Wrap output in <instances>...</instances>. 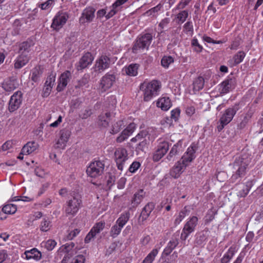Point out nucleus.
I'll return each instance as SVG.
<instances>
[{
  "label": "nucleus",
  "mask_w": 263,
  "mask_h": 263,
  "mask_svg": "<svg viewBox=\"0 0 263 263\" xmlns=\"http://www.w3.org/2000/svg\"><path fill=\"white\" fill-rule=\"evenodd\" d=\"M15 64L14 67L17 69L21 68L28 63L29 60L28 54L20 53Z\"/></svg>",
  "instance_id": "28"
},
{
  "label": "nucleus",
  "mask_w": 263,
  "mask_h": 263,
  "mask_svg": "<svg viewBox=\"0 0 263 263\" xmlns=\"http://www.w3.org/2000/svg\"><path fill=\"white\" fill-rule=\"evenodd\" d=\"M145 196V192L143 190L140 189L138 190V192L134 194V197L132 200V203L134 204V205H138L143 200Z\"/></svg>",
  "instance_id": "31"
},
{
  "label": "nucleus",
  "mask_w": 263,
  "mask_h": 263,
  "mask_svg": "<svg viewBox=\"0 0 263 263\" xmlns=\"http://www.w3.org/2000/svg\"><path fill=\"white\" fill-rule=\"evenodd\" d=\"M71 135V132L67 129H63L60 131V137L57 142L58 147L64 148Z\"/></svg>",
  "instance_id": "19"
},
{
  "label": "nucleus",
  "mask_w": 263,
  "mask_h": 263,
  "mask_svg": "<svg viewBox=\"0 0 263 263\" xmlns=\"http://www.w3.org/2000/svg\"><path fill=\"white\" fill-rule=\"evenodd\" d=\"M126 132V131L123 130L120 135L117 137V141L118 142L121 143L127 138L129 135Z\"/></svg>",
  "instance_id": "58"
},
{
  "label": "nucleus",
  "mask_w": 263,
  "mask_h": 263,
  "mask_svg": "<svg viewBox=\"0 0 263 263\" xmlns=\"http://www.w3.org/2000/svg\"><path fill=\"white\" fill-rule=\"evenodd\" d=\"M105 227L104 222H100L97 223L95 226L91 229V231L95 233L96 234H98L102 231Z\"/></svg>",
  "instance_id": "48"
},
{
  "label": "nucleus",
  "mask_w": 263,
  "mask_h": 263,
  "mask_svg": "<svg viewBox=\"0 0 263 263\" xmlns=\"http://www.w3.org/2000/svg\"><path fill=\"white\" fill-rule=\"evenodd\" d=\"M82 201L80 196L78 194H73L72 198L67 202V207L66 209V213L68 214L73 215L78 211Z\"/></svg>",
  "instance_id": "7"
},
{
  "label": "nucleus",
  "mask_w": 263,
  "mask_h": 263,
  "mask_svg": "<svg viewBox=\"0 0 263 263\" xmlns=\"http://www.w3.org/2000/svg\"><path fill=\"white\" fill-rule=\"evenodd\" d=\"M71 78V73L70 71L66 70L65 72H63L59 79L58 85L57 87V91L60 92L63 90L68 83L70 81Z\"/></svg>",
  "instance_id": "15"
},
{
  "label": "nucleus",
  "mask_w": 263,
  "mask_h": 263,
  "mask_svg": "<svg viewBox=\"0 0 263 263\" xmlns=\"http://www.w3.org/2000/svg\"><path fill=\"white\" fill-rule=\"evenodd\" d=\"M25 258L27 260L33 259L39 260L42 258V253L36 248H33L30 250H26L24 253Z\"/></svg>",
  "instance_id": "22"
},
{
  "label": "nucleus",
  "mask_w": 263,
  "mask_h": 263,
  "mask_svg": "<svg viewBox=\"0 0 263 263\" xmlns=\"http://www.w3.org/2000/svg\"><path fill=\"white\" fill-rule=\"evenodd\" d=\"M204 80L203 77H198L193 82V89L195 91H199L204 86Z\"/></svg>",
  "instance_id": "37"
},
{
  "label": "nucleus",
  "mask_w": 263,
  "mask_h": 263,
  "mask_svg": "<svg viewBox=\"0 0 263 263\" xmlns=\"http://www.w3.org/2000/svg\"><path fill=\"white\" fill-rule=\"evenodd\" d=\"M22 93L21 91L15 92L10 98L9 103V110L13 112L17 110L22 103Z\"/></svg>",
  "instance_id": "12"
},
{
  "label": "nucleus",
  "mask_w": 263,
  "mask_h": 263,
  "mask_svg": "<svg viewBox=\"0 0 263 263\" xmlns=\"http://www.w3.org/2000/svg\"><path fill=\"white\" fill-rule=\"evenodd\" d=\"M104 164L101 161H95L91 162L87 168V175L92 178L101 175L104 171Z\"/></svg>",
  "instance_id": "5"
},
{
  "label": "nucleus",
  "mask_w": 263,
  "mask_h": 263,
  "mask_svg": "<svg viewBox=\"0 0 263 263\" xmlns=\"http://www.w3.org/2000/svg\"><path fill=\"white\" fill-rule=\"evenodd\" d=\"M186 166L180 161H177L170 172V175L174 178H178L185 170Z\"/></svg>",
  "instance_id": "18"
},
{
  "label": "nucleus",
  "mask_w": 263,
  "mask_h": 263,
  "mask_svg": "<svg viewBox=\"0 0 263 263\" xmlns=\"http://www.w3.org/2000/svg\"><path fill=\"white\" fill-rule=\"evenodd\" d=\"M140 166V163L138 162L135 161L130 165L129 167V171L131 173H135Z\"/></svg>",
  "instance_id": "56"
},
{
  "label": "nucleus",
  "mask_w": 263,
  "mask_h": 263,
  "mask_svg": "<svg viewBox=\"0 0 263 263\" xmlns=\"http://www.w3.org/2000/svg\"><path fill=\"white\" fill-rule=\"evenodd\" d=\"M56 245L57 242L55 240L49 239L46 242L45 247L48 250L51 251L53 249Z\"/></svg>",
  "instance_id": "54"
},
{
  "label": "nucleus",
  "mask_w": 263,
  "mask_h": 263,
  "mask_svg": "<svg viewBox=\"0 0 263 263\" xmlns=\"http://www.w3.org/2000/svg\"><path fill=\"white\" fill-rule=\"evenodd\" d=\"M52 88V87L51 86H49L48 85L46 86V85L44 84L42 96L44 98L47 97L50 95Z\"/></svg>",
  "instance_id": "61"
},
{
  "label": "nucleus",
  "mask_w": 263,
  "mask_h": 263,
  "mask_svg": "<svg viewBox=\"0 0 263 263\" xmlns=\"http://www.w3.org/2000/svg\"><path fill=\"white\" fill-rule=\"evenodd\" d=\"M80 232V230L78 229H75L73 231H71L67 235V239L68 240H72Z\"/></svg>",
  "instance_id": "62"
},
{
  "label": "nucleus",
  "mask_w": 263,
  "mask_h": 263,
  "mask_svg": "<svg viewBox=\"0 0 263 263\" xmlns=\"http://www.w3.org/2000/svg\"><path fill=\"white\" fill-rule=\"evenodd\" d=\"M94 58L90 52H87L80 59L79 62L76 64V68L78 71L86 68L88 65L91 64Z\"/></svg>",
  "instance_id": "11"
},
{
  "label": "nucleus",
  "mask_w": 263,
  "mask_h": 263,
  "mask_svg": "<svg viewBox=\"0 0 263 263\" xmlns=\"http://www.w3.org/2000/svg\"><path fill=\"white\" fill-rule=\"evenodd\" d=\"M246 53L242 51H239L237 54H236L233 57L235 64L236 65L241 63Z\"/></svg>",
  "instance_id": "45"
},
{
  "label": "nucleus",
  "mask_w": 263,
  "mask_h": 263,
  "mask_svg": "<svg viewBox=\"0 0 263 263\" xmlns=\"http://www.w3.org/2000/svg\"><path fill=\"white\" fill-rule=\"evenodd\" d=\"M147 145V141L143 139L140 141L135 148V151L137 154H139L141 152H143Z\"/></svg>",
  "instance_id": "42"
},
{
  "label": "nucleus",
  "mask_w": 263,
  "mask_h": 263,
  "mask_svg": "<svg viewBox=\"0 0 263 263\" xmlns=\"http://www.w3.org/2000/svg\"><path fill=\"white\" fill-rule=\"evenodd\" d=\"M191 0H181L179 3L178 4L176 9H183L187 6Z\"/></svg>",
  "instance_id": "59"
},
{
  "label": "nucleus",
  "mask_w": 263,
  "mask_h": 263,
  "mask_svg": "<svg viewBox=\"0 0 263 263\" xmlns=\"http://www.w3.org/2000/svg\"><path fill=\"white\" fill-rule=\"evenodd\" d=\"M160 87V83L156 80H153L149 83H142L140 89L143 92L144 101L148 102L158 95Z\"/></svg>",
  "instance_id": "2"
},
{
  "label": "nucleus",
  "mask_w": 263,
  "mask_h": 263,
  "mask_svg": "<svg viewBox=\"0 0 263 263\" xmlns=\"http://www.w3.org/2000/svg\"><path fill=\"white\" fill-rule=\"evenodd\" d=\"M153 36L150 33H146L139 37L135 42L132 50L134 53H137V50L140 49L148 48Z\"/></svg>",
  "instance_id": "6"
},
{
  "label": "nucleus",
  "mask_w": 263,
  "mask_h": 263,
  "mask_svg": "<svg viewBox=\"0 0 263 263\" xmlns=\"http://www.w3.org/2000/svg\"><path fill=\"white\" fill-rule=\"evenodd\" d=\"M139 65L137 64H131L124 69V72L129 76H136L138 73Z\"/></svg>",
  "instance_id": "32"
},
{
  "label": "nucleus",
  "mask_w": 263,
  "mask_h": 263,
  "mask_svg": "<svg viewBox=\"0 0 263 263\" xmlns=\"http://www.w3.org/2000/svg\"><path fill=\"white\" fill-rule=\"evenodd\" d=\"M111 63L110 58L106 55H102L96 61L93 68L96 72L101 73L108 68Z\"/></svg>",
  "instance_id": "8"
},
{
  "label": "nucleus",
  "mask_w": 263,
  "mask_h": 263,
  "mask_svg": "<svg viewBox=\"0 0 263 263\" xmlns=\"http://www.w3.org/2000/svg\"><path fill=\"white\" fill-rule=\"evenodd\" d=\"M18 86V83L17 80L13 78L7 80L3 83V88L5 91L8 92L14 90Z\"/></svg>",
  "instance_id": "21"
},
{
  "label": "nucleus",
  "mask_w": 263,
  "mask_h": 263,
  "mask_svg": "<svg viewBox=\"0 0 263 263\" xmlns=\"http://www.w3.org/2000/svg\"><path fill=\"white\" fill-rule=\"evenodd\" d=\"M116 161L118 168L123 170L124 164L127 159V152L125 148H121L117 149L115 153Z\"/></svg>",
  "instance_id": "10"
},
{
  "label": "nucleus",
  "mask_w": 263,
  "mask_h": 263,
  "mask_svg": "<svg viewBox=\"0 0 263 263\" xmlns=\"http://www.w3.org/2000/svg\"><path fill=\"white\" fill-rule=\"evenodd\" d=\"M130 213L128 211L122 213L117 219L116 224L111 227L110 231V236L116 238L120 233L122 229L128 221Z\"/></svg>",
  "instance_id": "4"
},
{
  "label": "nucleus",
  "mask_w": 263,
  "mask_h": 263,
  "mask_svg": "<svg viewBox=\"0 0 263 263\" xmlns=\"http://www.w3.org/2000/svg\"><path fill=\"white\" fill-rule=\"evenodd\" d=\"M42 74V72L39 68H35L32 71L31 80L34 82H37Z\"/></svg>",
  "instance_id": "43"
},
{
  "label": "nucleus",
  "mask_w": 263,
  "mask_h": 263,
  "mask_svg": "<svg viewBox=\"0 0 263 263\" xmlns=\"http://www.w3.org/2000/svg\"><path fill=\"white\" fill-rule=\"evenodd\" d=\"M181 146L182 142L181 140H179L176 144L173 145L166 159L169 161H174L175 157L179 153L180 148Z\"/></svg>",
  "instance_id": "26"
},
{
  "label": "nucleus",
  "mask_w": 263,
  "mask_h": 263,
  "mask_svg": "<svg viewBox=\"0 0 263 263\" xmlns=\"http://www.w3.org/2000/svg\"><path fill=\"white\" fill-rule=\"evenodd\" d=\"M110 112H106L105 114H102L98 117L99 124L104 127L108 126L110 121Z\"/></svg>",
  "instance_id": "34"
},
{
  "label": "nucleus",
  "mask_w": 263,
  "mask_h": 263,
  "mask_svg": "<svg viewBox=\"0 0 263 263\" xmlns=\"http://www.w3.org/2000/svg\"><path fill=\"white\" fill-rule=\"evenodd\" d=\"M156 104L157 107L161 108L162 110L164 111L168 110L172 105L171 100L167 97L159 99Z\"/></svg>",
  "instance_id": "23"
},
{
  "label": "nucleus",
  "mask_w": 263,
  "mask_h": 263,
  "mask_svg": "<svg viewBox=\"0 0 263 263\" xmlns=\"http://www.w3.org/2000/svg\"><path fill=\"white\" fill-rule=\"evenodd\" d=\"M122 126H124L123 121L119 120L117 121L112 126L110 133L112 134H117L121 130V129L122 128Z\"/></svg>",
  "instance_id": "41"
},
{
  "label": "nucleus",
  "mask_w": 263,
  "mask_h": 263,
  "mask_svg": "<svg viewBox=\"0 0 263 263\" xmlns=\"http://www.w3.org/2000/svg\"><path fill=\"white\" fill-rule=\"evenodd\" d=\"M85 258L83 255H79L77 256L72 260L71 263H84Z\"/></svg>",
  "instance_id": "60"
},
{
  "label": "nucleus",
  "mask_w": 263,
  "mask_h": 263,
  "mask_svg": "<svg viewBox=\"0 0 263 263\" xmlns=\"http://www.w3.org/2000/svg\"><path fill=\"white\" fill-rule=\"evenodd\" d=\"M31 46L32 43L31 42L26 41L23 42L19 46V53L28 54Z\"/></svg>",
  "instance_id": "38"
},
{
  "label": "nucleus",
  "mask_w": 263,
  "mask_h": 263,
  "mask_svg": "<svg viewBox=\"0 0 263 263\" xmlns=\"http://www.w3.org/2000/svg\"><path fill=\"white\" fill-rule=\"evenodd\" d=\"M235 85V80L234 78H228L223 81L220 84L221 88V93H227L229 92Z\"/></svg>",
  "instance_id": "20"
},
{
  "label": "nucleus",
  "mask_w": 263,
  "mask_h": 263,
  "mask_svg": "<svg viewBox=\"0 0 263 263\" xmlns=\"http://www.w3.org/2000/svg\"><path fill=\"white\" fill-rule=\"evenodd\" d=\"M55 73H51L47 77V80L45 83L46 86H51L52 87L54 84L55 81Z\"/></svg>",
  "instance_id": "47"
},
{
  "label": "nucleus",
  "mask_w": 263,
  "mask_h": 263,
  "mask_svg": "<svg viewBox=\"0 0 263 263\" xmlns=\"http://www.w3.org/2000/svg\"><path fill=\"white\" fill-rule=\"evenodd\" d=\"M92 114V112L91 109H86L84 111H82L81 114L80 115V117L82 119H86L88 117H89Z\"/></svg>",
  "instance_id": "64"
},
{
  "label": "nucleus",
  "mask_w": 263,
  "mask_h": 263,
  "mask_svg": "<svg viewBox=\"0 0 263 263\" xmlns=\"http://www.w3.org/2000/svg\"><path fill=\"white\" fill-rule=\"evenodd\" d=\"M251 159V156L248 153H243L236 157L233 162V167L235 171L231 178L232 182L239 181L245 176Z\"/></svg>",
  "instance_id": "1"
},
{
  "label": "nucleus",
  "mask_w": 263,
  "mask_h": 263,
  "mask_svg": "<svg viewBox=\"0 0 263 263\" xmlns=\"http://www.w3.org/2000/svg\"><path fill=\"white\" fill-rule=\"evenodd\" d=\"M158 253V249H154L144 258L142 263H152Z\"/></svg>",
  "instance_id": "39"
},
{
  "label": "nucleus",
  "mask_w": 263,
  "mask_h": 263,
  "mask_svg": "<svg viewBox=\"0 0 263 263\" xmlns=\"http://www.w3.org/2000/svg\"><path fill=\"white\" fill-rule=\"evenodd\" d=\"M196 151L195 146L191 145L190 146L186 153L182 156L181 159L179 160L182 164H185L186 167L189 163L195 158V153Z\"/></svg>",
  "instance_id": "16"
},
{
  "label": "nucleus",
  "mask_w": 263,
  "mask_h": 263,
  "mask_svg": "<svg viewBox=\"0 0 263 263\" xmlns=\"http://www.w3.org/2000/svg\"><path fill=\"white\" fill-rule=\"evenodd\" d=\"M17 210L16 205L13 204H8L4 206L3 212L5 214H13Z\"/></svg>",
  "instance_id": "40"
},
{
  "label": "nucleus",
  "mask_w": 263,
  "mask_h": 263,
  "mask_svg": "<svg viewBox=\"0 0 263 263\" xmlns=\"http://www.w3.org/2000/svg\"><path fill=\"white\" fill-rule=\"evenodd\" d=\"M37 147V144L35 142H28L22 148L21 153L23 155H28L33 152Z\"/></svg>",
  "instance_id": "29"
},
{
  "label": "nucleus",
  "mask_w": 263,
  "mask_h": 263,
  "mask_svg": "<svg viewBox=\"0 0 263 263\" xmlns=\"http://www.w3.org/2000/svg\"><path fill=\"white\" fill-rule=\"evenodd\" d=\"M180 110L179 108H176L171 111V118L174 119L176 121L178 120L180 116Z\"/></svg>",
  "instance_id": "57"
},
{
  "label": "nucleus",
  "mask_w": 263,
  "mask_h": 263,
  "mask_svg": "<svg viewBox=\"0 0 263 263\" xmlns=\"http://www.w3.org/2000/svg\"><path fill=\"white\" fill-rule=\"evenodd\" d=\"M89 81V76L85 74L83 77L79 81V87H82L87 84Z\"/></svg>",
  "instance_id": "55"
},
{
  "label": "nucleus",
  "mask_w": 263,
  "mask_h": 263,
  "mask_svg": "<svg viewBox=\"0 0 263 263\" xmlns=\"http://www.w3.org/2000/svg\"><path fill=\"white\" fill-rule=\"evenodd\" d=\"M155 208V204L153 202H149L143 208L139 218H141L143 221L145 220L150 215L151 212Z\"/></svg>",
  "instance_id": "24"
},
{
  "label": "nucleus",
  "mask_w": 263,
  "mask_h": 263,
  "mask_svg": "<svg viewBox=\"0 0 263 263\" xmlns=\"http://www.w3.org/2000/svg\"><path fill=\"white\" fill-rule=\"evenodd\" d=\"M198 218L196 216L192 217L184 226V231H188V233L193 232L198 223Z\"/></svg>",
  "instance_id": "27"
},
{
  "label": "nucleus",
  "mask_w": 263,
  "mask_h": 263,
  "mask_svg": "<svg viewBox=\"0 0 263 263\" xmlns=\"http://www.w3.org/2000/svg\"><path fill=\"white\" fill-rule=\"evenodd\" d=\"M54 2V0H47L46 2L41 4L39 5V7L42 10H46L48 9Z\"/></svg>",
  "instance_id": "63"
},
{
  "label": "nucleus",
  "mask_w": 263,
  "mask_h": 263,
  "mask_svg": "<svg viewBox=\"0 0 263 263\" xmlns=\"http://www.w3.org/2000/svg\"><path fill=\"white\" fill-rule=\"evenodd\" d=\"M169 149L168 142L163 141L159 143L158 146V149L153 154V159L154 161H159L167 153Z\"/></svg>",
  "instance_id": "14"
},
{
  "label": "nucleus",
  "mask_w": 263,
  "mask_h": 263,
  "mask_svg": "<svg viewBox=\"0 0 263 263\" xmlns=\"http://www.w3.org/2000/svg\"><path fill=\"white\" fill-rule=\"evenodd\" d=\"M96 10L91 7L86 8L82 12L81 17L79 18V23L84 24L86 23L91 22L95 17Z\"/></svg>",
  "instance_id": "13"
},
{
  "label": "nucleus",
  "mask_w": 263,
  "mask_h": 263,
  "mask_svg": "<svg viewBox=\"0 0 263 263\" xmlns=\"http://www.w3.org/2000/svg\"><path fill=\"white\" fill-rule=\"evenodd\" d=\"M178 243V239L176 237H173L167 243V247L164 249L163 255L167 256L170 254Z\"/></svg>",
  "instance_id": "25"
},
{
  "label": "nucleus",
  "mask_w": 263,
  "mask_h": 263,
  "mask_svg": "<svg viewBox=\"0 0 263 263\" xmlns=\"http://www.w3.org/2000/svg\"><path fill=\"white\" fill-rule=\"evenodd\" d=\"M69 18L68 14L65 12H59L54 16L51 24V28L59 30L66 23Z\"/></svg>",
  "instance_id": "9"
},
{
  "label": "nucleus",
  "mask_w": 263,
  "mask_h": 263,
  "mask_svg": "<svg viewBox=\"0 0 263 263\" xmlns=\"http://www.w3.org/2000/svg\"><path fill=\"white\" fill-rule=\"evenodd\" d=\"M239 109V104L237 103L225 110L219 120V124L217 127L218 132L221 131L224 127L232 120L233 117Z\"/></svg>",
  "instance_id": "3"
},
{
  "label": "nucleus",
  "mask_w": 263,
  "mask_h": 263,
  "mask_svg": "<svg viewBox=\"0 0 263 263\" xmlns=\"http://www.w3.org/2000/svg\"><path fill=\"white\" fill-rule=\"evenodd\" d=\"M189 13L187 10H183L180 11L177 15V18L181 23H184L187 17H188Z\"/></svg>",
  "instance_id": "50"
},
{
  "label": "nucleus",
  "mask_w": 263,
  "mask_h": 263,
  "mask_svg": "<svg viewBox=\"0 0 263 263\" xmlns=\"http://www.w3.org/2000/svg\"><path fill=\"white\" fill-rule=\"evenodd\" d=\"M190 213V208L188 206H185L176 218L174 221V224L175 226L179 224L186 215H189Z\"/></svg>",
  "instance_id": "30"
},
{
  "label": "nucleus",
  "mask_w": 263,
  "mask_h": 263,
  "mask_svg": "<svg viewBox=\"0 0 263 263\" xmlns=\"http://www.w3.org/2000/svg\"><path fill=\"white\" fill-rule=\"evenodd\" d=\"M62 247L63 248V251L66 253V254L65 255L62 261L66 260L67 258H70L76 252L75 250H73V249H71V247H69L68 243L63 245Z\"/></svg>",
  "instance_id": "36"
},
{
  "label": "nucleus",
  "mask_w": 263,
  "mask_h": 263,
  "mask_svg": "<svg viewBox=\"0 0 263 263\" xmlns=\"http://www.w3.org/2000/svg\"><path fill=\"white\" fill-rule=\"evenodd\" d=\"M147 135V133L145 132L142 131L139 133L135 137L132 139L131 141L132 142H137V141H141L143 139H145L144 138Z\"/></svg>",
  "instance_id": "53"
},
{
  "label": "nucleus",
  "mask_w": 263,
  "mask_h": 263,
  "mask_svg": "<svg viewBox=\"0 0 263 263\" xmlns=\"http://www.w3.org/2000/svg\"><path fill=\"white\" fill-rule=\"evenodd\" d=\"M162 6L161 4H159L157 5L156 7H154L151 9L147 10L145 13V15L147 16H155V13L158 12L159 11L161 10L162 8Z\"/></svg>",
  "instance_id": "46"
},
{
  "label": "nucleus",
  "mask_w": 263,
  "mask_h": 263,
  "mask_svg": "<svg viewBox=\"0 0 263 263\" xmlns=\"http://www.w3.org/2000/svg\"><path fill=\"white\" fill-rule=\"evenodd\" d=\"M174 62L173 58L171 57H164L161 60V65L165 68H167L170 64Z\"/></svg>",
  "instance_id": "49"
},
{
  "label": "nucleus",
  "mask_w": 263,
  "mask_h": 263,
  "mask_svg": "<svg viewBox=\"0 0 263 263\" xmlns=\"http://www.w3.org/2000/svg\"><path fill=\"white\" fill-rule=\"evenodd\" d=\"M191 45L194 47V50L197 52H200L202 50V47L198 43L196 39H193L192 40Z\"/></svg>",
  "instance_id": "52"
},
{
  "label": "nucleus",
  "mask_w": 263,
  "mask_h": 263,
  "mask_svg": "<svg viewBox=\"0 0 263 263\" xmlns=\"http://www.w3.org/2000/svg\"><path fill=\"white\" fill-rule=\"evenodd\" d=\"M51 228L50 222L49 220L44 219L41 222L40 226V230L43 232H47L50 230Z\"/></svg>",
  "instance_id": "51"
},
{
  "label": "nucleus",
  "mask_w": 263,
  "mask_h": 263,
  "mask_svg": "<svg viewBox=\"0 0 263 263\" xmlns=\"http://www.w3.org/2000/svg\"><path fill=\"white\" fill-rule=\"evenodd\" d=\"M253 114V112L252 110H249L245 115L243 116V119L241 120V121L238 124V128L240 129L244 128L251 118Z\"/></svg>",
  "instance_id": "33"
},
{
  "label": "nucleus",
  "mask_w": 263,
  "mask_h": 263,
  "mask_svg": "<svg viewBox=\"0 0 263 263\" xmlns=\"http://www.w3.org/2000/svg\"><path fill=\"white\" fill-rule=\"evenodd\" d=\"M235 252V249L231 247L221 259V263H228L232 258Z\"/></svg>",
  "instance_id": "35"
},
{
  "label": "nucleus",
  "mask_w": 263,
  "mask_h": 263,
  "mask_svg": "<svg viewBox=\"0 0 263 263\" xmlns=\"http://www.w3.org/2000/svg\"><path fill=\"white\" fill-rule=\"evenodd\" d=\"M116 77L113 74L106 73L101 80L100 85L102 89L105 91L110 88L115 82Z\"/></svg>",
  "instance_id": "17"
},
{
  "label": "nucleus",
  "mask_w": 263,
  "mask_h": 263,
  "mask_svg": "<svg viewBox=\"0 0 263 263\" xmlns=\"http://www.w3.org/2000/svg\"><path fill=\"white\" fill-rule=\"evenodd\" d=\"M250 188V184L243 185L241 189L237 193L238 196L240 197H245L248 194Z\"/></svg>",
  "instance_id": "44"
}]
</instances>
